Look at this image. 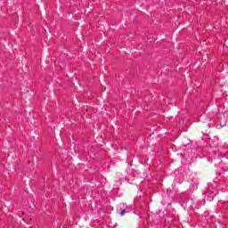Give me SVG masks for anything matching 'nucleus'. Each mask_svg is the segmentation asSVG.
Wrapping results in <instances>:
<instances>
[{"label":"nucleus","mask_w":228,"mask_h":228,"mask_svg":"<svg viewBox=\"0 0 228 228\" xmlns=\"http://www.w3.org/2000/svg\"><path fill=\"white\" fill-rule=\"evenodd\" d=\"M129 208L127 207V205L126 203H121L119 204L118 208V211L119 213V215H121V216H124V215H126V213H129Z\"/></svg>","instance_id":"nucleus-1"}]
</instances>
